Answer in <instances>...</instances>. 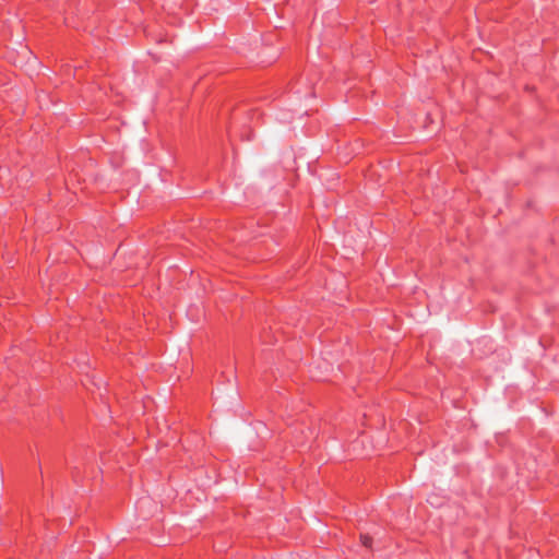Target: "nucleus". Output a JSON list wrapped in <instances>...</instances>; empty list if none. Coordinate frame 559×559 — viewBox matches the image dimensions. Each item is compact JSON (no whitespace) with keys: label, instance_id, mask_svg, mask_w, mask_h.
Returning <instances> with one entry per match:
<instances>
[{"label":"nucleus","instance_id":"nucleus-1","mask_svg":"<svg viewBox=\"0 0 559 559\" xmlns=\"http://www.w3.org/2000/svg\"><path fill=\"white\" fill-rule=\"evenodd\" d=\"M360 540H361V544L367 547V548H370L371 547V544H372V538L368 535H361L360 536Z\"/></svg>","mask_w":559,"mask_h":559}]
</instances>
